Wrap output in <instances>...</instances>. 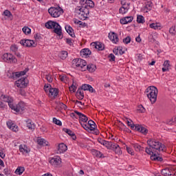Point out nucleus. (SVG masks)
Listing matches in <instances>:
<instances>
[{
    "mask_svg": "<svg viewBox=\"0 0 176 176\" xmlns=\"http://www.w3.org/2000/svg\"><path fill=\"white\" fill-rule=\"evenodd\" d=\"M148 147L145 151L148 155H151V160L154 162H162L163 158L160 157V152H166L167 147L156 139L150 138L147 140Z\"/></svg>",
    "mask_w": 176,
    "mask_h": 176,
    "instance_id": "f257e3e1",
    "label": "nucleus"
},
{
    "mask_svg": "<svg viewBox=\"0 0 176 176\" xmlns=\"http://www.w3.org/2000/svg\"><path fill=\"white\" fill-rule=\"evenodd\" d=\"M81 7L76 8V13L80 20H86L90 14V9L94 8V2L91 0H80Z\"/></svg>",
    "mask_w": 176,
    "mask_h": 176,
    "instance_id": "f03ea898",
    "label": "nucleus"
},
{
    "mask_svg": "<svg viewBox=\"0 0 176 176\" xmlns=\"http://www.w3.org/2000/svg\"><path fill=\"white\" fill-rule=\"evenodd\" d=\"M1 101L3 102H7L10 109L16 112L17 113L20 112H23L27 109V104L24 102H19L17 104H14V99L12 96H9L8 95H1Z\"/></svg>",
    "mask_w": 176,
    "mask_h": 176,
    "instance_id": "7ed1b4c3",
    "label": "nucleus"
},
{
    "mask_svg": "<svg viewBox=\"0 0 176 176\" xmlns=\"http://www.w3.org/2000/svg\"><path fill=\"white\" fill-rule=\"evenodd\" d=\"M46 28L49 30L53 28L54 32L58 36L59 39L63 38V30H61V26L57 22L53 21H49L45 23Z\"/></svg>",
    "mask_w": 176,
    "mask_h": 176,
    "instance_id": "20e7f679",
    "label": "nucleus"
},
{
    "mask_svg": "<svg viewBox=\"0 0 176 176\" xmlns=\"http://www.w3.org/2000/svg\"><path fill=\"white\" fill-rule=\"evenodd\" d=\"M146 91L148 98L150 100L152 104H155L157 100V94L159 93L157 88L155 86H151L146 89Z\"/></svg>",
    "mask_w": 176,
    "mask_h": 176,
    "instance_id": "39448f33",
    "label": "nucleus"
},
{
    "mask_svg": "<svg viewBox=\"0 0 176 176\" xmlns=\"http://www.w3.org/2000/svg\"><path fill=\"white\" fill-rule=\"evenodd\" d=\"M44 91L52 100H54V98L58 96V89L52 87L50 84L44 85Z\"/></svg>",
    "mask_w": 176,
    "mask_h": 176,
    "instance_id": "423d86ee",
    "label": "nucleus"
},
{
    "mask_svg": "<svg viewBox=\"0 0 176 176\" xmlns=\"http://www.w3.org/2000/svg\"><path fill=\"white\" fill-rule=\"evenodd\" d=\"M72 65L74 68H77V69L84 72L86 71V65H87V63L83 59L76 58L73 60Z\"/></svg>",
    "mask_w": 176,
    "mask_h": 176,
    "instance_id": "0eeeda50",
    "label": "nucleus"
},
{
    "mask_svg": "<svg viewBox=\"0 0 176 176\" xmlns=\"http://www.w3.org/2000/svg\"><path fill=\"white\" fill-rule=\"evenodd\" d=\"M48 13L54 19H57L64 13V10L60 6L51 7L48 9Z\"/></svg>",
    "mask_w": 176,
    "mask_h": 176,
    "instance_id": "6e6552de",
    "label": "nucleus"
},
{
    "mask_svg": "<svg viewBox=\"0 0 176 176\" xmlns=\"http://www.w3.org/2000/svg\"><path fill=\"white\" fill-rule=\"evenodd\" d=\"M76 115L79 116V122L80 123L82 127H83V126L87 123L89 118H87V116H85V114H82V113L77 111H75L74 113H72L71 117L74 118L76 116Z\"/></svg>",
    "mask_w": 176,
    "mask_h": 176,
    "instance_id": "1a4fd4ad",
    "label": "nucleus"
},
{
    "mask_svg": "<svg viewBox=\"0 0 176 176\" xmlns=\"http://www.w3.org/2000/svg\"><path fill=\"white\" fill-rule=\"evenodd\" d=\"M28 78L23 77L15 81L14 85L16 87H19V89H25V87L28 86Z\"/></svg>",
    "mask_w": 176,
    "mask_h": 176,
    "instance_id": "9d476101",
    "label": "nucleus"
},
{
    "mask_svg": "<svg viewBox=\"0 0 176 176\" xmlns=\"http://www.w3.org/2000/svg\"><path fill=\"white\" fill-rule=\"evenodd\" d=\"M1 58L5 61V63H10L12 64H16V63H17V58H16V56H13V54L10 53L4 54Z\"/></svg>",
    "mask_w": 176,
    "mask_h": 176,
    "instance_id": "9b49d317",
    "label": "nucleus"
},
{
    "mask_svg": "<svg viewBox=\"0 0 176 176\" xmlns=\"http://www.w3.org/2000/svg\"><path fill=\"white\" fill-rule=\"evenodd\" d=\"M82 127L85 130H87L88 131H94L95 129H97V125L94 121L89 120Z\"/></svg>",
    "mask_w": 176,
    "mask_h": 176,
    "instance_id": "f8f14e48",
    "label": "nucleus"
},
{
    "mask_svg": "<svg viewBox=\"0 0 176 176\" xmlns=\"http://www.w3.org/2000/svg\"><path fill=\"white\" fill-rule=\"evenodd\" d=\"M20 43L24 47H35V46H36L35 41H34L32 40L23 39V40L20 41Z\"/></svg>",
    "mask_w": 176,
    "mask_h": 176,
    "instance_id": "ddd939ff",
    "label": "nucleus"
},
{
    "mask_svg": "<svg viewBox=\"0 0 176 176\" xmlns=\"http://www.w3.org/2000/svg\"><path fill=\"white\" fill-rule=\"evenodd\" d=\"M6 125L10 129V130L14 131V133H17L19 131V126L14 123L13 121L9 120L7 121Z\"/></svg>",
    "mask_w": 176,
    "mask_h": 176,
    "instance_id": "4468645a",
    "label": "nucleus"
},
{
    "mask_svg": "<svg viewBox=\"0 0 176 176\" xmlns=\"http://www.w3.org/2000/svg\"><path fill=\"white\" fill-rule=\"evenodd\" d=\"M50 164L54 167H58L61 164V158L59 156H55L50 160Z\"/></svg>",
    "mask_w": 176,
    "mask_h": 176,
    "instance_id": "2eb2a0df",
    "label": "nucleus"
},
{
    "mask_svg": "<svg viewBox=\"0 0 176 176\" xmlns=\"http://www.w3.org/2000/svg\"><path fill=\"white\" fill-rule=\"evenodd\" d=\"M91 46L93 47V49H96V50L98 51H102L104 49H105V45L101 42L92 43H91Z\"/></svg>",
    "mask_w": 176,
    "mask_h": 176,
    "instance_id": "dca6fc26",
    "label": "nucleus"
},
{
    "mask_svg": "<svg viewBox=\"0 0 176 176\" xmlns=\"http://www.w3.org/2000/svg\"><path fill=\"white\" fill-rule=\"evenodd\" d=\"M109 39L112 41L113 43H119V36L115 32L109 33Z\"/></svg>",
    "mask_w": 176,
    "mask_h": 176,
    "instance_id": "f3484780",
    "label": "nucleus"
},
{
    "mask_svg": "<svg viewBox=\"0 0 176 176\" xmlns=\"http://www.w3.org/2000/svg\"><path fill=\"white\" fill-rule=\"evenodd\" d=\"M111 151H113L114 153L116 155H118V156H122V155H123L122 148L118 144H114V146H113V148H111Z\"/></svg>",
    "mask_w": 176,
    "mask_h": 176,
    "instance_id": "a211bd4d",
    "label": "nucleus"
},
{
    "mask_svg": "<svg viewBox=\"0 0 176 176\" xmlns=\"http://www.w3.org/2000/svg\"><path fill=\"white\" fill-rule=\"evenodd\" d=\"M67 150L68 147L64 143H60L57 146L58 153H64L65 152H67Z\"/></svg>",
    "mask_w": 176,
    "mask_h": 176,
    "instance_id": "6ab92c4d",
    "label": "nucleus"
},
{
    "mask_svg": "<svg viewBox=\"0 0 176 176\" xmlns=\"http://www.w3.org/2000/svg\"><path fill=\"white\" fill-rule=\"evenodd\" d=\"M133 20H134V18L131 16H125V17L120 19V24H122V25L129 24V23H131V21H133Z\"/></svg>",
    "mask_w": 176,
    "mask_h": 176,
    "instance_id": "aec40b11",
    "label": "nucleus"
},
{
    "mask_svg": "<svg viewBox=\"0 0 176 176\" xmlns=\"http://www.w3.org/2000/svg\"><path fill=\"white\" fill-rule=\"evenodd\" d=\"M152 9V3L151 1H148L145 3V5L142 8V12L143 13H148Z\"/></svg>",
    "mask_w": 176,
    "mask_h": 176,
    "instance_id": "412c9836",
    "label": "nucleus"
},
{
    "mask_svg": "<svg viewBox=\"0 0 176 176\" xmlns=\"http://www.w3.org/2000/svg\"><path fill=\"white\" fill-rule=\"evenodd\" d=\"M135 131H139L140 133H142V134H144V135L148 134V129L138 124H135Z\"/></svg>",
    "mask_w": 176,
    "mask_h": 176,
    "instance_id": "4be33fe9",
    "label": "nucleus"
},
{
    "mask_svg": "<svg viewBox=\"0 0 176 176\" xmlns=\"http://www.w3.org/2000/svg\"><path fill=\"white\" fill-rule=\"evenodd\" d=\"M19 151L23 155H27V153H30V150L25 144H21L19 146Z\"/></svg>",
    "mask_w": 176,
    "mask_h": 176,
    "instance_id": "5701e85b",
    "label": "nucleus"
},
{
    "mask_svg": "<svg viewBox=\"0 0 176 176\" xmlns=\"http://www.w3.org/2000/svg\"><path fill=\"white\" fill-rule=\"evenodd\" d=\"M96 69L97 66L93 63L86 65V71H89L91 74H93V72H96Z\"/></svg>",
    "mask_w": 176,
    "mask_h": 176,
    "instance_id": "b1692460",
    "label": "nucleus"
},
{
    "mask_svg": "<svg viewBox=\"0 0 176 176\" xmlns=\"http://www.w3.org/2000/svg\"><path fill=\"white\" fill-rule=\"evenodd\" d=\"M81 90L82 91L83 90L84 91L88 90V91H90L91 93H94V89L93 88V87L87 84L82 85L81 87Z\"/></svg>",
    "mask_w": 176,
    "mask_h": 176,
    "instance_id": "393cba45",
    "label": "nucleus"
},
{
    "mask_svg": "<svg viewBox=\"0 0 176 176\" xmlns=\"http://www.w3.org/2000/svg\"><path fill=\"white\" fill-rule=\"evenodd\" d=\"M91 54V51L89 48H84L80 51V55L82 57H87Z\"/></svg>",
    "mask_w": 176,
    "mask_h": 176,
    "instance_id": "a878e982",
    "label": "nucleus"
},
{
    "mask_svg": "<svg viewBox=\"0 0 176 176\" xmlns=\"http://www.w3.org/2000/svg\"><path fill=\"white\" fill-rule=\"evenodd\" d=\"M37 143L38 145H41L42 146H48L49 142H47L46 140L43 138H38L37 139Z\"/></svg>",
    "mask_w": 176,
    "mask_h": 176,
    "instance_id": "bb28decb",
    "label": "nucleus"
},
{
    "mask_svg": "<svg viewBox=\"0 0 176 176\" xmlns=\"http://www.w3.org/2000/svg\"><path fill=\"white\" fill-rule=\"evenodd\" d=\"M77 87L78 85L76 84V81L73 80L72 85L69 87V90L71 93H75Z\"/></svg>",
    "mask_w": 176,
    "mask_h": 176,
    "instance_id": "cd10ccee",
    "label": "nucleus"
},
{
    "mask_svg": "<svg viewBox=\"0 0 176 176\" xmlns=\"http://www.w3.org/2000/svg\"><path fill=\"white\" fill-rule=\"evenodd\" d=\"M149 27L153 30H161L162 24L160 23H153L149 25Z\"/></svg>",
    "mask_w": 176,
    "mask_h": 176,
    "instance_id": "c85d7f7f",
    "label": "nucleus"
},
{
    "mask_svg": "<svg viewBox=\"0 0 176 176\" xmlns=\"http://www.w3.org/2000/svg\"><path fill=\"white\" fill-rule=\"evenodd\" d=\"M164 67L162 68V72H168L169 71L170 68V61L169 60H165L164 62Z\"/></svg>",
    "mask_w": 176,
    "mask_h": 176,
    "instance_id": "c756f323",
    "label": "nucleus"
},
{
    "mask_svg": "<svg viewBox=\"0 0 176 176\" xmlns=\"http://www.w3.org/2000/svg\"><path fill=\"white\" fill-rule=\"evenodd\" d=\"M129 9H130V6H122L119 10L120 14H126L129 12Z\"/></svg>",
    "mask_w": 176,
    "mask_h": 176,
    "instance_id": "7c9ffc66",
    "label": "nucleus"
},
{
    "mask_svg": "<svg viewBox=\"0 0 176 176\" xmlns=\"http://www.w3.org/2000/svg\"><path fill=\"white\" fill-rule=\"evenodd\" d=\"M26 126L31 131H34L35 130V124H34L31 120H28L26 122Z\"/></svg>",
    "mask_w": 176,
    "mask_h": 176,
    "instance_id": "2f4dec72",
    "label": "nucleus"
},
{
    "mask_svg": "<svg viewBox=\"0 0 176 176\" xmlns=\"http://www.w3.org/2000/svg\"><path fill=\"white\" fill-rule=\"evenodd\" d=\"M76 95L78 100H83L85 98V92H83L82 89H78Z\"/></svg>",
    "mask_w": 176,
    "mask_h": 176,
    "instance_id": "473e14b6",
    "label": "nucleus"
},
{
    "mask_svg": "<svg viewBox=\"0 0 176 176\" xmlns=\"http://www.w3.org/2000/svg\"><path fill=\"white\" fill-rule=\"evenodd\" d=\"M114 145H115V143H112V142H108L105 140L103 144V146H105L107 149L112 150Z\"/></svg>",
    "mask_w": 176,
    "mask_h": 176,
    "instance_id": "72a5a7b5",
    "label": "nucleus"
},
{
    "mask_svg": "<svg viewBox=\"0 0 176 176\" xmlns=\"http://www.w3.org/2000/svg\"><path fill=\"white\" fill-rule=\"evenodd\" d=\"M65 133H67V134H68V135H70V137H72V140L74 141H75V140H76V135H75V133L74 132H72V131L68 129H64Z\"/></svg>",
    "mask_w": 176,
    "mask_h": 176,
    "instance_id": "f704fd0d",
    "label": "nucleus"
},
{
    "mask_svg": "<svg viewBox=\"0 0 176 176\" xmlns=\"http://www.w3.org/2000/svg\"><path fill=\"white\" fill-rule=\"evenodd\" d=\"M125 123L129 126V127H131L132 130H135V125H134V123L133 121L130 119H126L125 120Z\"/></svg>",
    "mask_w": 176,
    "mask_h": 176,
    "instance_id": "c9c22d12",
    "label": "nucleus"
},
{
    "mask_svg": "<svg viewBox=\"0 0 176 176\" xmlns=\"http://www.w3.org/2000/svg\"><path fill=\"white\" fill-rule=\"evenodd\" d=\"M157 38V33H152L148 36V41L149 42H155L156 41V38Z\"/></svg>",
    "mask_w": 176,
    "mask_h": 176,
    "instance_id": "e433bc0d",
    "label": "nucleus"
},
{
    "mask_svg": "<svg viewBox=\"0 0 176 176\" xmlns=\"http://www.w3.org/2000/svg\"><path fill=\"white\" fill-rule=\"evenodd\" d=\"M59 56H60V58H61V60H65V58L68 57V52L67 51L60 52L59 54Z\"/></svg>",
    "mask_w": 176,
    "mask_h": 176,
    "instance_id": "4c0bfd02",
    "label": "nucleus"
},
{
    "mask_svg": "<svg viewBox=\"0 0 176 176\" xmlns=\"http://www.w3.org/2000/svg\"><path fill=\"white\" fill-rule=\"evenodd\" d=\"M170 168L162 169L161 173L164 176H170L171 174L170 173Z\"/></svg>",
    "mask_w": 176,
    "mask_h": 176,
    "instance_id": "58836bf2",
    "label": "nucleus"
},
{
    "mask_svg": "<svg viewBox=\"0 0 176 176\" xmlns=\"http://www.w3.org/2000/svg\"><path fill=\"white\" fill-rule=\"evenodd\" d=\"M24 170H25L24 167L19 166L15 170V174H17L18 175H21V174L24 173Z\"/></svg>",
    "mask_w": 176,
    "mask_h": 176,
    "instance_id": "ea45409f",
    "label": "nucleus"
},
{
    "mask_svg": "<svg viewBox=\"0 0 176 176\" xmlns=\"http://www.w3.org/2000/svg\"><path fill=\"white\" fill-rule=\"evenodd\" d=\"M27 74V71L24 70L22 72H16L14 73V76H16V78H20V76H23V75H25Z\"/></svg>",
    "mask_w": 176,
    "mask_h": 176,
    "instance_id": "a19ab883",
    "label": "nucleus"
},
{
    "mask_svg": "<svg viewBox=\"0 0 176 176\" xmlns=\"http://www.w3.org/2000/svg\"><path fill=\"white\" fill-rule=\"evenodd\" d=\"M22 31L23 32V34H25V35H30V34H31V28L25 26L22 28Z\"/></svg>",
    "mask_w": 176,
    "mask_h": 176,
    "instance_id": "79ce46f5",
    "label": "nucleus"
},
{
    "mask_svg": "<svg viewBox=\"0 0 176 176\" xmlns=\"http://www.w3.org/2000/svg\"><path fill=\"white\" fill-rule=\"evenodd\" d=\"M137 22L139 24H144V23H145V18H144L142 15H138L137 17Z\"/></svg>",
    "mask_w": 176,
    "mask_h": 176,
    "instance_id": "37998d69",
    "label": "nucleus"
},
{
    "mask_svg": "<svg viewBox=\"0 0 176 176\" xmlns=\"http://www.w3.org/2000/svg\"><path fill=\"white\" fill-rule=\"evenodd\" d=\"M3 16L7 17V19H12V17H13V15L12 14V12H10V11H9L8 10H6L3 12Z\"/></svg>",
    "mask_w": 176,
    "mask_h": 176,
    "instance_id": "c03bdc74",
    "label": "nucleus"
},
{
    "mask_svg": "<svg viewBox=\"0 0 176 176\" xmlns=\"http://www.w3.org/2000/svg\"><path fill=\"white\" fill-rule=\"evenodd\" d=\"M65 28L68 34H69V35H72V34H74V29H72V28H71V26L66 25L65 26Z\"/></svg>",
    "mask_w": 176,
    "mask_h": 176,
    "instance_id": "a18cd8bd",
    "label": "nucleus"
},
{
    "mask_svg": "<svg viewBox=\"0 0 176 176\" xmlns=\"http://www.w3.org/2000/svg\"><path fill=\"white\" fill-rule=\"evenodd\" d=\"M92 153H93V155L96 156V157H102V156H103L102 153H101L97 150H93Z\"/></svg>",
    "mask_w": 176,
    "mask_h": 176,
    "instance_id": "49530a36",
    "label": "nucleus"
},
{
    "mask_svg": "<svg viewBox=\"0 0 176 176\" xmlns=\"http://www.w3.org/2000/svg\"><path fill=\"white\" fill-rule=\"evenodd\" d=\"M75 24H78V25H80V27H87V24H86L85 23H83L82 21H78V20H75L74 21Z\"/></svg>",
    "mask_w": 176,
    "mask_h": 176,
    "instance_id": "de8ad7c7",
    "label": "nucleus"
},
{
    "mask_svg": "<svg viewBox=\"0 0 176 176\" xmlns=\"http://www.w3.org/2000/svg\"><path fill=\"white\" fill-rule=\"evenodd\" d=\"M169 33L171 35H176V25L172 26L170 29H169Z\"/></svg>",
    "mask_w": 176,
    "mask_h": 176,
    "instance_id": "09e8293b",
    "label": "nucleus"
},
{
    "mask_svg": "<svg viewBox=\"0 0 176 176\" xmlns=\"http://www.w3.org/2000/svg\"><path fill=\"white\" fill-rule=\"evenodd\" d=\"M126 151L129 155H131L132 156L134 155V150H133L131 147L126 146Z\"/></svg>",
    "mask_w": 176,
    "mask_h": 176,
    "instance_id": "8fccbe9b",
    "label": "nucleus"
},
{
    "mask_svg": "<svg viewBox=\"0 0 176 176\" xmlns=\"http://www.w3.org/2000/svg\"><path fill=\"white\" fill-rule=\"evenodd\" d=\"M10 50L13 53H16L17 52V50H19V47L16 45H12L10 47Z\"/></svg>",
    "mask_w": 176,
    "mask_h": 176,
    "instance_id": "3c124183",
    "label": "nucleus"
},
{
    "mask_svg": "<svg viewBox=\"0 0 176 176\" xmlns=\"http://www.w3.org/2000/svg\"><path fill=\"white\" fill-rule=\"evenodd\" d=\"M175 123H176V117L172 118L171 120L168 122V124H169L170 126H173V124H175Z\"/></svg>",
    "mask_w": 176,
    "mask_h": 176,
    "instance_id": "603ef678",
    "label": "nucleus"
},
{
    "mask_svg": "<svg viewBox=\"0 0 176 176\" xmlns=\"http://www.w3.org/2000/svg\"><path fill=\"white\" fill-rule=\"evenodd\" d=\"M59 79L60 80H61V82H63L64 83H67L68 82V78H67L65 76H60Z\"/></svg>",
    "mask_w": 176,
    "mask_h": 176,
    "instance_id": "864d4df0",
    "label": "nucleus"
},
{
    "mask_svg": "<svg viewBox=\"0 0 176 176\" xmlns=\"http://www.w3.org/2000/svg\"><path fill=\"white\" fill-rule=\"evenodd\" d=\"M53 123H54L55 124H57L58 126H62L63 123H61V121L58 120L56 118H53Z\"/></svg>",
    "mask_w": 176,
    "mask_h": 176,
    "instance_id": "5fc2aeb1",
    "label": "nucleus"
},
{
    "mask_svg": "<svg viewBox=\"0 0 176 176\" xmlns=\"http://www.w3.org/2000/svg\"><path fill=\"white\" fill-rule=\"evenodd\" d=\"M45 79H47V82H49L50 83H52V82H53V77L50 74L45 76Z\"/></svg>",
    "mask_w": 176,
    "mask_h": 176,
    "instance_id": "6e6d98bb",
    "label": "nucleus"
},
{
    "mask_svg": "<svg viewBox=\"0 0 176 176\" xmlns=\"http://www.w3.org/2000/svg\"><path fill=\"white\" fill-rule=\"evenodd\" d=\"M123 42L127 45L131 42V38L130 36H127L123 39Z\"/></svg>",
    "mask_w": 176,
    "mask_h": 176,
    "instance_id": "4d7b16f0",
    "label": "nucleus"
},
{
    "mask_svg": "<svg viewBox=\"0 0 176 176\" xmlns=\"http://www.w3.org/2000/svg\"><path fill=\"white\" fill-rule=\"evenodd\" d=\"M138 112H140V113H144L145 112V108L142 105H140L138 108Z\"/></svg>",
    "mask_w": 176,
    "mask_h": 176,
    "instance_id": "13d9d810",
    "label": "nucleus"
},
{
    "mask_svg": "<svg viewBox=\"0 0 176 176\" xmlns=\"http://www.w3.org/2000/svg\"><path fill=\"white\" fill-rule=\"evenodd\" d=\"M170 176H176V170L174 168H170Z\"/></svg>",
    "mask_w": 176,
    "mask_h": 176,
    "instance_id": "bf43d9fd",
    "label": "nucleus"
},
{
    "mask_svg": "<svg viewBox=\"0 0 176 176\" xmlns=\"http://www.w3.org/2000/svg\"><path fill=\"white\" fill-rule=\"evenodd\" d=\"M65 42L66 43H67V45H69V46H72V45H74V43L72 42V39L71 38H66Z\"/></svg>",
    "mask_w": 176,
    "mask_h": 176,
    "instance_id": "052dcab7",
    "label": "nucleus"
},
{
    "mask_svg": "<svg viewBox=\"0 0 176 176\" xmlns=\"http://www.w3.org/2000/svg\"><path fill=\"white\" fill-rule=\"evenodd\" d=\"M109 61H115V55H113V54H111L109 56Z\"/></svg>",
    "mask_w": 176,
    "mask_h": 176,
    "instance_id": "680f3d73",
    "label": "nucleus"
},
{
    "mask_svg": "<svg viewBox=\"0 0 176 176\" xmlns=\"http://www.w3.org/2000/svg\"><path fill=\"white\" fill-rule=\"evenodd\" d=\"M122 6H130V4L126 3V0L121 1Z\"/></svg>",
    "mask_w": 176,
    "mask_h": 176,
    "instance_id": "e2e57ef3",
    "label": "nucleus"
},
{
    "mask_svg": "<svg viewBox=\"0 0 176 176\" xmlns=\"http://www.w3.org/2000/svg\"><path fill=\"white\" fill-rule=\"evenodd\" d=\"M98 141L99 144H101V145H104V144L105 142V140H102V139H98Z\"/></svg>",
    "mask_w": 176,
    "mask_h": 176,
    "instance_id": "0e129e2a",
    "label": "nucleus"
},
{
    "mask_svg": "<svg viewBox=\"0 0 176 176\" xmlns=\"http://www.w3.org/2000/svg\"><path fill=\"white\" fill-rule=\"evenodd\" d=\"M19 93L21 96H25V91H24L23 89H20Z\"/></svg>",
    "mask_w": 176,
    "mask_h": 176,
    "instance_id": "69168bd1",
    "label": "nucleus"
},
{
    "mask_svg": "<svg viewBox=\"0 0 176 176\" xmlns=\"http://www.w3.org/2000/svg\"><path fill=\"white\" fill-rule=\"evenodd\" d=\"M134 148L135 149H138V151H140V149H141V146H140L139 144H135Z\"/></svg>",
    "mask_w": 176,
    "mask_h": 176,
    "instance_id": "338daca9",
    "label": "nucleus"
},
{
    "mask_svg": "<svg viewBox=\"0 0 176 176\" xmlns=\"http://www.w3.org/2000/svg\"><path fill=\"white\" fill-rule=\"evenodd\" d=\"M135 41L136 42H138L140 43V42H141V37L140 36V35L135 38Z\"/></svg>",
    "mask_w": 176,
    "mask_h": 176,
    "instance_id": "774afa93",
    "label": "nucleus"
}]
</instances>
